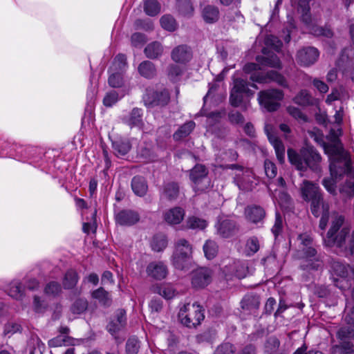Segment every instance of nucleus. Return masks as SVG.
<instances>
[{
	"mask_svg": "<svg viewBox=\"0 0 354 354\" xmlns=\"http://www.w3.org/2000/svg\"><path fill=\"white\" fill-rule=\"evenodd\" d=\"M0 157L12 158L27 162L46 173L57 175L67 169L68 163L57 149H43L30 145H21L4 138H0Z\"/></svg>",
	"mask_w": 354,
	"mask_h": 354,
	"instance_id": "nucleus-1",
	"label": "nucleus"
},
{
	"mask_svg": "<svg viewBox=\"0 0 354 354\" xmlns=\"http://www.w3.org/2000/svg\"><path fill=\"white\" fill-rule=\"evenodd\" d=\"M263 55H257L256 61L257 63H247L243 66V71L246 73H250V79L253 82L259 84L274 82L283 87H287L286 79L281 73L275 71H269L266 73L260 71L261 66H266L277 69L282 68V64L280 59L274 53L267 54V49H262Z\"/></svg>",
	"mask_w": 354,
	"mask_h": 354,
	"instance_id": "nucleus-2",
	"label": "nucleus"
},
{
	"mask_svg": "<svg viewBox=\"0 0 354 354\" xmlns=\"http://www.w3.org/2000/svg\"><path fill=\"white\" fill-rule=\"evenodd\" d=\"M315 141L322 146L330 159L329 169L333 178H338L344 175L354 177V167L351 163L348 154L338 144H328L322 135L315 136Z\"/></svg>",
	"mask_w": 354,
	"mask_h": 354,
	"instance_id": "nucleus-3",
	"label": "nucleus"
},
{
	"mask_svg": "<svg viewBox=\"0 0 354 354\" xmlns=\"http://www.w3.org/2000/svg\"><path fill=\"white\" fill-rule=\"evenodd\" d=\"M344 221L342 216L333 221L324 242L327 246L336 247L337 254L348 257L354 254V230L350 234V229L342 227Z\"/></svg>",
	"mask_w": 354,
	"mask_h": 354,
	"instance_id": "nucleus-4",
	"label": "nucleus"
},
{
	"mask_svg": "<svg viewBox=\"0 0 354 354\" xmlns=\"http://www.w3.org/2000/svg\"><path fill=\"white\" fill-rule=\"evenodd\" d=\"M287 154L289 162L297 169L305 171L309 169L315 173L321 171L322 156L315 147H302L299 152L289 148Z\"/></svg>",
	"mask_w": 354,
	"mask_h": 354,
	"instance_id": "nucleus-5",
	"label": "nucleus"
},
{
	"mask_svg": "<svg viewBox=\"0 0 354 354\" xmlns=\"http://www.w3.org/2000/svg\"><path fill=\"white\" fill-rule=\"evenodd\" d=\"M346 326H341L336 332L338 344L333 345V354H354V306L344 317Z\"/></svg>",
	"mask_w": 354,
	"mask_h": 354,
	"instance_id": "nucleus-6",
	"label": "nucleus"
},
{
	"mask_svg": "<svg viewBox=\"0 0 354 354\" xmlns=\"http://www.w3.org/2000/svg\"><path fill=\"white\" fill-rule=\"evenodd\" d=\"M204 310L200 305L187 304L180 308L178 313V319L185 326L192 328H196L204 319Z\"/></svg>",
	"mask_w": 354,
	"mask_h": 354,
	"instance_id": "nucleus-7",
	"label": "nucleus"
},
{
	"mask_svg": "<svg viewBox=\"0 0 354 354\" xmlns=\"http://www.w3.org/2000/svg\"><path fill=\"white\" fill-rule=\"evenodd\" d=\"M193 248L185 239H180L174 243L172 264L178 270L186 268L188 261L192 258Z\"/></svg>",
	"mask_w": 354,
	"mask_h": 354,
	"instance_id": "nucleus-8",
	"label": "nucleus"
},
{
	"mask_svg": "<svg viewBox=\"0 0 354 354\" xmlns=\"http://www.w3.org/2000/svg\"><path fill=\"white\" fill-rule=\"evenodd\" d=\"M283 96V92L279 89H267L259 93L258 101L260 106L266 111L273 112L280 107Z\"/></svg>",
	"mask_w": 354,
	"mask_h": 354,
	"instance_id": "nucleus-9",
	"label": "nucleus"
},
{
	"mask_svg": "<svg viewBox=\"0 0 354 354\" xmlns=\"http://www.w3.org/2000/svg\"><path fill=\"white\" fill-rule=\"evenodd\" d=\"M249 86L257 88L254 84H249L247 80L241 78L234 79V85L230 95V102L232 106H240L245 95H252L253 94V92L249 88Z\"/></svg>",
	"mask_w": 354,
	"mask_h": 354,
	"instance_id": "nucleus-10",
	"label": "nucleus"
},
{
	"mask_svg": "<svg viewBox=\"0 0 354 354\" xmlns=\"http://www.w3.org/2000/svg\"><path fill=\"white\" fill-rule=\"evenodd\" d=\"M214 271L207 267H200L191 272L192 286L195 289H203L212 281Z\"/></svg>",
	"mask_w": 354,
	"mask_h": 354,
	"instance_id": "nucleus-11",
	"label": "nucleus"
},
{
	"mask_svg": "<svg viewBox=\"0 0 354 354\" xmlns=\"http://www.w3.org/2000/svg\"><path fill=\"white\" fill-rule=\"evenodd\" d=\"M208 170L203 165L196 164L189 173V178L194 184V189L203 191L209 184V180L207 176Z\"/></svg>",
	"mask_w": 354,
	"mask_h": 354,
	"instance_id": "nucleus-12",
	"label": "nucleus"
},
{
	"mask_svg": "<svg viewBox=\"0 0 354 354\" xmlns=\"http://www.w3.org/2000/svg\"><path fill=\"white\" fill-rule=\"evenodd\" d=\"M304 258L306 260L301 264L300 268L303 270H317L322 267V261L316 257L317 250L311 247L302 248Z\"/></svg>",
	"mask_w": 354,
	"mask_h": 354,
	"instance_id": "nucleus-13",
	"label": "nucleus"
},
{
	"mask_svg": "<svg viewBox=\"0 0 354 354\" xmlns=\"http://www.w3.org/2000/svg\"><path fill=\"white\" fill-rule=\"evenodd\" d=\"M170 95L167 90L163 89L160 91H147L145 97V104L149 106H164L169 101Z\"/></svg>",
	"mask_w": 354,
	"mask_h": 354,
	"instance_id": "nucleus-14",
	"label": "nucleus"
},
{
	"mask_svg": "<svg viewBox=\"0 0 354 354\" xmlns=\"http://www.w3.org/2000/svg\"><path fill=\"white\" fill-rule=\"evenodd\" d=\"M234 183L240 190L244 192L251 191L257 183H254V176L252 171L247 169L241 174H235Z\"/></svg>",
	"mask_w": 354,
	"mask_h": 354,
	"instance_id": "nucleus-15",
	"label": "nucleus"
},
{
	"mask_svg": "<svg viewBox=\"0 0 354 354\" xmlns=\"http://www.w3.org/2000/svg\"><path fill=\"white\" fill-rule=\"evenodd\" d=\"M319 56V50L312 46L304 47L297 53V59L301 66H309L315 63Z\"/></svg>",
	"mask_w": 354,
	"mask_h": 354,
	"instance_id": "nucleus-16",
	"label": "nucleus"
},
{
	"mask_svg": "<svg viewBox=\"0 0 354 354\" xmlns=\"http://www.w3.org/2000/svg\"><path fill=\"white\" fill-rule=\"evenodd\" d=\"M122 122L128 125L131 129H142L144 126L143 122V110L135 107L129 113L124 115L122 118Z\"/></svg>",
	"mask_w": 354,
	"mask_h": 354,
	"instance_id": "nucleus-17",
	"label": "nucleus"
},
{
	"mask_svg": "<svg viewBox=\"0 0 354 354\" xmlns=\"http://www.w3.org/2000/svg\"><path fill=\"white\" fill-rule=\"evenodd\" d=\"M268 139L274 149L275 153L278 160L283 162L285 159V147L283 142L275 135L270 127L266 125L265 127Z\"/></svg>",
	"mask_w": 354,
	"mask_h": 354,
	"instance_id": "nucleus-18",
	"label": "nucleus"
},
{
	"mask_svg": "<svg viewBox=\"0 0 354 354\" xmlns=\"http://www.w3.org/2000/svg\"><path fill=\"white\" fill-rule=\"evenodd\" d=\"M302 199H322L317 184L305 180L300 187Z\"/></svg>",
	"mask_w": 354,
	"mask_h": 354,
	"instance_id": "nucleus-19",
	"label": "nucleus"
},
{
	"mask_svg": "<svg viewBox=\"0 0 354 354\" xmlns=\"http://www.w3.org/2000/svg\"><path fill=\"white\" fill-rule=\"evenodd\" d=\"M239 226L236 221L231 219L221 221L217 226V232L223 238H229L236 234Z\"/></svg>",
	"mask_w": 354,
	"mask_h": 354,
	"instance_id": "nucleus-20",
	"label": "nucleus"
},
{
	"mask_svg": "<svg viewBox=\"0 0 354 354\" xmlns=\"http://www.w3.org/2000/svg\"><path fill=\"white\" fill-rule=\"evenodd\" d=\"M149 277L156 279L162 280L165 279L168 274L167 266L162 261H153L149 263L146 269Z\"/></svg>",
	"mask_w": 354,
	"mask_h": 354,
	"instance_id": "nucleus-21",
	"label": "nucleus"
},
{
	"mask_svg": "<svg viewBox=\"0 0 354 354\" xmlns=\"http://www.w3.org/2000/svg\"><path fill=\"white\" fill-rule=\"evenodd\" d=\"M171 57L176 63L186 64L191 60L192 53L187 45H179L172 50Z\"/></svg>",
	"mask_w": 354,
	"mask_h": 354,
	"instance_id": "nucleus-22",
	"label": "nucleus"
},
{
	"mask_svg": "<svg viewBox=\"0 0 354 354\" xmlns=\"http://www.w3.org/2000/svg\"><path fill=\"white\" fill-rule=\"evenodd\" d=\"M139 220L138 213L130 209L122 210L115 215L116 223L120 225H133L137 223Z\"/></svg>",
	"mask_w": 354,
	"mask_h": 354,
	"instance_id": "nucleus-23",
	"label": "nucleus"
},
{
	"mask_svg": "<svg viewBox=\"0 0 354 354\" xmlns=\"http://www.w3.org/2000/svg\"><path fill=\"white\" fill-rule=\"evenodd\" d=\"M244 215L248 221L257 224L263 221L266 217V211L259 205H249L245 208Z\"/></svg>",
	"mask_w": 354,
	"mask_h": 354,
	"instance_id": "nucleus-24",
	"label": "nucleus"
},
{
	"mask_svg": "<svg viewBox=\"0 0 354 354\" xmlns=\"http://www.w3.org/2000/svg\"><path fill=\"white\" fill-rule=\"evenodd\" d=\"M127 324L126 312L123 309H118L114 315V318L107 325V330L111 334H114L125 326Z\"/></svg>",
	"mask_w": 354,
	"mask_h": 354,
	"instance_id": "nucleus-25",
	"label": "nucleus"
},
{
	"mask_svg": "<svg viewBox=\"0 0 354 354\" xmlns=\"http://www.w3.org/2000/svg\"><path fill=\"white\" fill-rule=\"evenodd\" d=\"M240 304L243 311L251 313L259 309L260 306V297L253 293L247 294L243 297Z\"/></svg>",
	"mask_w": 354,
	"mask_h": 354,
	"instance_id": "nucleus-26",
	"label": "nucleus"
},
{
	"mask_svg": "<svg viewBox=\"0 0 354 354\" xmlns=\"http://www.w3.org/2000/svg\"><path fill=\"white\" fill-rule=\"evenodd\" d=\"M310 1L311 0H291L292 4L297 6L298 12L301 15L302 21L307 25L311 23Z\"/></svg>",
	"mask_w": 354,
	"mask_h": 354,
	"instance_id": "nucleus-27",
	"label": "nucleus"
},
{
	"mask_svg": "<svg viewBox=\"0 0 354 354\" xmlns=\"http://www.w3.org/2000/svg\"><path fill=\"white\" fill-rule=\"evenodd\" d=\"M112 147L115 155L120 157L128 153L131 148V145L128 139L118 137L112 140Z\"/></svg>",
	"mask_w": 354,
	"mask_h": 354,
	"instance_id": "nucleus-28",
	"label": "nucleus"
},
{
	"mask_svg": "<svg viewBox=\"0 0 354 354\" xmlns=\"http://www.w3.org/2000/svg\"><path fill=\"white\" fill-rule=\"evenodd\" d=\"M138 72L142 77L151 80L156 76L157 70L155 64L149 60L142 61L138 66Z\"/></svg>",
	"mask_w": 354,
	"mask_h": 354,
	"instance_id": "nucleus-29",
	"label": "nucleus"
},
{
	"mask_svg": "<svg viewBox=\"0 0 354 354\" xmlns=\"http://www.w3.org/2000/svg\"><path fill=\"white\" fill-rule=\"evenodd\" d=\"M131 188L136 196L143 197L148 189L145 178L140 176H134L131 180Z\"/></svg>",
	"mask_w": 354,
	"mask_h": 354,
	"instance_id": "nucleus-30",
	"label": "nucleus"
},
{
	"mask_svg": "<svg viewBox=\"0 0 354 354\" xmlns=\"http://www.w3.org/2000/svg\"><path fill=\"white\" fill-rule=\"evenodd\" d=\"M310 209L315 217L329 215L328 201H311Z\"/></svg>",
	"mask_w": 354,
	"mask_h": 354,
	"instance_id": "nucleus-31",
	"label": "nucleus"
},
{
	"mask_svg": "<svg viewBox=\"0 0 354 354\" xmlns=\"http://www.w3.org/2000/svg\"><path fill=\"white\" fill-rule=\"evenodd\" d=\"M175 8L179 15L185 17H191L194 14L191 0H176Z\"/></svg>",
	"mask_w": 354,
	"mask_h": 354,
	"instance_id": "nucleus-32",
	"label": "nucleus"
},
{
	"mask_svg": "<svg viewBox=\"0 0 354 354\" xmlns=\"http://www.w3.org/2000/svg\"><path fill=\"white\" fill-rule=\"evenodd\" d=\"M196 124L194 121L189 120L186 122L183 125L180 126L179 128L173 134V138L176 141H180L182 139L187 137L194 129Z\"/></svg>",
	"mask_w": 354,
	"mask_h": 354,
	"instance_id": "nucleus-33",
	"label": "nucleus"
},
{
	"mask_svg": "<svg viewBox=\"0 0 354 354\" xmlns=\"http://www.w3.org/2000/svg\"><path fill=\"white\" fill-rule=\"evenodd\" d=\"M125 95L126 92L124 89L109 91L104 97L103 104L106 107H111L120 100L124 97Z\"/></svg>",
	"mask_w": 354,
	"mask_h": 354,
	"instance_id": "nucleus-34",
	"label": "nucleus"
},
{
	"mask_svg": "<svg viewBox=\"0 0 354 354\" xmlns=\"http://www.w3.org/2000/svg\"><path fill=\"white\" fill-rule=\"evenodd\" d=\"M147 58L154 59L160 57L163 53V47L158 41H153L147 45L144 50Z\"/></svg>",
	"mask_w": 354,
	"mask_h": 354,
	"instance_id": "nucleus-35",
	"label": "nucleus"
},
{
	"mask_svg": "<svg viewBox=\"0 0 354 354\" xmlns=\"http://www.w3.org/2000/svg\"><path fill=\"white\" fill-rule=\"evenodd\" d=\"M79 280V276L75 270L73 268L68 269L63 278L62 285L64 289H73Z\"/></svg>",
	"mask_w": 354,
	"mask_h": 354,
	"instance_id": "nucleus-36",
	"label": "nucleus"
},
{
	"mask_svg": "<svg viewBox=\"0 0 354 354\" xmlns=\"http://www.w3.org/2000/svg\"><path fill=\"white\" fill-rule=\"evenodd\" d=\"M185 216V211L181 207H174L169 209L165 214V221L171 224L180 223Z\"/></svg>",
	"mask_w": 354,
	"mask_h": 354,
	"instance_id": "nucleus-37",
	"label": "nucleus"
},
{
	"mask_svg": "<svg viewBox=\"0 0 354 354\" xmlns=\"http://www.w3.org/2000/svg\"><path fill=\"white\" fill-rule=\"evenodd\" d=\"M127 67V56L124 54L120 53L114 57L109 71L125 73Z\"/></svg>",
	"mask_w": 354,
	"mask_h": 354,
	"instance_id": "nucleus-38",
	"label": "nucleus"
},
{
	"mask_svg": "<svg viewBox=\"0 0 354 354\" xmlns=\"http://www.w3.org/2000/svg\"><path fill=\"white\" fill-rule=\"evenodd\" d=\"M180 193L179 185L175 182L165 183L162 187V194L167 199H176Z\"/></svg>",
	"mask_w": 354,
	"mask_h": 354,
	"instance_id": "nucleus-39",
	"label": "nucleus"
},
{
	"mask_svg": "<svg viewBox=\"0 0 354 354\" xmlns=\"http://www.w3.org/2000/svg\"><path fill=\"white\" fill-rule=\"evenodd\" d=\"M202 17L207 24L215 23L219 18V10L214 6L208 5L203 9Z\"/></svg>",
	"mask_w": 354,
	"mask_h": 354,
	"instance_id": "nucleus-40",
	"label": "nucleus"
},
{
	"mask_svg": "<svg viewBox=\"0 0 354 354\" xmlns=\"http://www.w3.org/2000/svg\"><path fill=\"white\" fill-rule=\"evenodd\" d=\"M293 102L298 105L307 106L313 104V97L309 91L303 89L295 96Z\"/></svg>",
	"mask_w": 354,
	"mask_h": 354,
	"instance_id": "nucleus-41",
	"label": "nucleus"
},
{
	"mask_svg": "<svg viewBox=\"0 0 354 354\" xmlns=\"http://www.w3.org/2000/svg\"><path fill=\"white\" fill-rule=\"evenodd\" d=\"M160 24L164 30L169 32H174L178 26L176 19L169 14L162 15L160 19Z\"/></svg>",
	"mask_w": 354,
	"mask_h": 354,
	"instance_id": "nucleus-42",
	"label": "nucleus"
},
{
	"mask_svg": "<svg viewBox=\"0 0 354 354\" xmlns=\"http://www.w3.org/2000/svg\"><path fill=\"white\" fill-rule=\"evenodd\" d=\"M161 9V6L157 0H145L144 1V11L150 17L158 15Z\"/></svg>",
	"mask_w": 354,
	"mask_h": 354,
	"instance_id": "nucleus-43",
	"label": "nucleus"
},
{
	"mask_svg": "<svg viewBox=\"0 0 354 354\" xmlns=\"http://www.w3.org/2000/svg\"><path fill=\"white\" fill-rule=\"evenodd\" d=\"M91 295L93 299L98 300L104 306H110L111 304L109 293L102 287L94 290Z\"/></svg>",
	"mask_w": 354,
	"mask_h": 354,
	"instance_id": "nucleus-44",
	"label": "nucleus"
},
{
	"mask_svg": "<svg viewBox=\"0 0 354 354\" xmlns=\"http://www.w3.org/2000/svg\"><path fill=\"white\" fill-rule=\"evenodd\" d=\"M203 251L205 257L209 259H214L218 252V246L217 243L212 240H207L203 245Z\"/></svg>",
	"mask_w": 354,
	"mask_h": 354,
	"instance_id": "nucleus-45",
	"label": "nucleus"
},
{
	"mask_svg": "<svg viewBox=\"0 0 354 354\" xmlns=\"http://www.w3.org/2000/svg\"><path fill=\"white\" fill-rule=\"evenodd\" d=\"M280 342L276 337H270L266 343V354H282L279 349Z\"/></svg>",
	"mask_w": 354,
	"mask_h": 354,
	"instance_id": "nucleus-46",
	"label": "nucleus"
},
{
	"mask_svg": "<svg viewBox=\"0 0 354 354\" xmlns=\"http://www.w3.org/2000/svg\"><path fill=\"white\" fill-rule=\"evenodd\" d=\"M88 306V301L84 298H77L72 304L71 311L74 315H81L86 312Z\"/></svg>",
	"mask_w": 354,
	"mask_h": 354,
	"instance_id": "nucleus-47",
	"label": "nucleus"
},
{
	"mask_svg": "<svg viewBox=\"0 0 354 354\" xmlns=\"http://www.w3.org/2000/svg\"><path fill=\"white\" fill-rule=\"evenodd\" d=\"M154 292L166 299H172L176 294V290L169 284H164L154 288Z\"/></svg>",
	"mask_w": 354,
	"mask_h": 354,
	"instance_id": "nucleus-48",
	"label": "nucleus"
},
{
	"mask_svg": "<svg viewBox=\"0 0 354 354\" xmlns=\"http://www.w3.org/2000/svg\"><path fill=\"white\" fill-rule=\"evenodd\" d=\"M167 245V240L165 235L156 234L153 236L151 242V246L153 250L156 252L162 251Z\"/></svg>",
	"mask_w": 354,
	"mask_h": 354,
	"instance_id": "nucleus-49",
	"label": "nucleus"
},
{
	"mask_svg": "<svg viewBox=\"0 0 354 354\" xmlns=\"http://www.w3.org/2000/svg\"><path fill=\"white\" fill-rule=\"evenodd\" d=\"M330 265L332 270L338 276L346 278L348 277V265L346 266L342 262L331 259Z\"/></svg>",
	"mask_w": 354,
	"mask_h": 354,
	"instance_id": "nucleus-50",
	"label": "nucleus"
},
{
	"mask_svg": "<svg viewBox=\"0 0 354 354\" xmlns=\"http://www.w3.org/2000/svg\"><path fill=\"white\" fill-rule=\"evenodd\" d=\"M109 84L113 88H120L124 84V75L121 72L109 71Z\"/></svg>",
	"mask_w": 354,
	"mask_h": 354,
	"instance_id": "nucleus-51",
	"label": "nucleus"
},
{
	"mask_svg": "<svg viewBox=\"0 0 354 354\" xmlns=\"http://www.w3.org/2000/svg\"><path fill=\"white\" fill-rule=\"evenodd\" d=\"M186 223L187 228L193 230H204L207 225V223L205 220L196 216L189 217Z\"/></svg>",
	"mask_w": 354,
	"mask_h": 354,
	"instance_id": "nucleus-52",
	"label": "nucleus"
},
{
	"mask_svg": "<svg viewBox=\"0 0 354 354\" xmlns=\"http://www.w3.org/2000/svg\"><path fill=\"white\" fill-rule=\"evenodd\" d=\"M260 248V243L257 237H250L245 244V250L248 255H253L257 253Z\"/></svg>",
	"mask_w": 354,
	"mask_h": 354,
	"instance_id": "nucleus-53",
	"label": "nucleus"
},
{
	"mask_svg": "<svg viewBox=\"0 0 354 354\" xmlns=\"http://www.w3.org/2000/svg\"><path fill=\"white\" fill-rule=\"evenodd\" d=\"M313 34L316 36H322L326 38H332L334 35V32L328 25L324 26H314L312 28Z\"/></svg>",
	"mask_w": 354,
	"mask_h": 354,
	"instance_id": "nucleus-54",
	"label": "nucleus"
},
{
	"mask_svg": "<svg viewBox=\"0 0 354 354\" xmlns=\"http://www.w3.org/2000/svg\"><path fill=\"white\" fill-rule=\"evenodd\" d=\"M264 42L266 46L272 48L277 52H279L283 46L282 41L277 37L272 35H267Z\"/></svg>",
	"mask_w": 354,
	"mask_h": 354,
	"instance_id": "nucleus-55",
	"label": "nucleus"
},
{
	"mask_svg": "<svg viewBox=\"0 0 354 354\" xmlns=\"http://www.w3.org/2000/svg\"><path fill=\"white\" fill-rule=\"evenodd\" d=\"M182 73L183 69L176 64H171L167 68L168 77L173 82L179 81Z\"/></svg>",
	"mask_w": 354,
	"mask_h": 354,
	"instance_id": "nucleus-56",
	"label": "nucleus"
},
{
	"mask_svg": "<svg viewBox=\"0 0 354 354\" xmlns=\"http://www.w3.org/2000/svg\"><path fill=\"white\" fill-rule=\"evenodd\" d=\"M133 26L136 30L151 31L153 29V23L149 19H138L135 21Z\"/></svg>",
	"mask_w": 354,
	"mask_h": 354,
	"instance_id": "nucleus-57",
	"label": "nucleus"
},
{
	"mask_svg": "<svg viewBox=\"0 0 354 354\" xmlns=\"http://www.w3.org/2000/svg\"><path fill=\"white\" fill-rule=\"evenodd\" d=\"M61 292V285L57 281L49 282L44 288V292L49 296H57Z\"/></svg>",
	"mask_w": 354,
	"mask_h": 354,
	"instance_id": "nucleus-58",
	"label": "nucleus"
},
{
	"mask_svg": "<svg viewBox=\"0 0 354 354\" xmlns=\"http://www.w3.org/2000/svg\"><path fill=\"white\" fill-rule=\"evenodd\" d=\"M236 348L230 342H223L216 348L214 354H234Z\"/></svg>",
	"mask_w": 354,
	"mask_h": 354,
	"instance_id": "nucleus-59",
	"label": "nucleus"
},
{
	"mask_svg": "<svg viewBox=\"0 0 354 354\" xmlns=\"http://www.w3.org/2000/svg\"><path fill=\"white\" fill-rule=\"evenodd\" d=\"M140 348L139 342L136 337L129 338L126 344V352L127 354H137Z\"/></svg>",
	"mask_w": 354,
	"mask_h": 354,
	"instance_id": "nucleus-60",
	"label": "nucleus"
},
{
	"mask_svg": "<svg viewBox=\"0 0 354 354\" xmlns=\"http://www.w3.org/2000/svg\"><path fill=\"white\" fill-rule=\"evenodd\" d=\"M264 170L266 176L270 179L274 178L277 176V168L275 164L269 160L264 161Z\"/></svg>",
	"mask_w": 354,
	"mask_h": 354,
	"instance_id": "nucleus-61",
	"label": "nucleus"
},
{
	"mask_svg": "<svg viewBox=\"0 0 354 354\" xmlns=\"http://www.w3.org/2000/svg\"><path fill=\"white\" fill-rule=\"evenodd\" d=\"M286 110L288 114L295 119L300 120L304 122L307 120L306 115L302 113L300 109L294 106H289L286 108Z\"/></svg>",
	"mask_w": 354,
	"mask_h": 354,
	"instance_id": "nucleus-62",
	"label": "nucleus"
},
{
	"mask_svg": "<svg viewBox=\"0 0 354 354\" xmlns=\"http://www.w3.org/2000/svg\"><path fill=\"white\" fill-rule=\"evenodd\" d=\"M131 45L134 47H140L146 42V36L141 32H135L131 37Z\"/></svg>",
	"mask_w": 354,
	"mask_h": 354,
	"instance_id": "nucleus-63",
	"label": "nucleus"
},
{
	"mask_svg": "<svg viewBox=\"0 0 354 354\" xmlns=\"http://www.w3.org/2000/svg\"><path fill=\"white\" fill-rule=\"evenodd\" d=\"M342 194L349 198L354 196V181L347 180L339 189Z\"/></svg>",
	"mask_w": 354,
	"mask_h": 354,
	"instance_id": "nucleus-64",
	"label": "nucleus"
}]
</instances>
